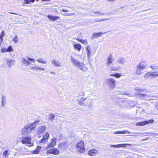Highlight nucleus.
Instances as JSON below:
<instances>
[{"mask_svg":"<svg viewBox=\"0 0 158 158\" xmlns=\"http://www.w3.org/2000/svg\"><path fill=\"white\" fill-rule=\"evenodd\" d=\"M45 130V126H42L39 127L38 129L37 134L38 135L42 134Z\"/></svg>","mask_w":158,"mask_h":158,"instance_id":"1a4fd4ad","label":"nucleus"},{"mask_svg":"<svg viewBox=\"0 0 158 158\" xmlns=\"http://www.w3.org/2000/svg\"><path fill=\"white\" fill-rule=\"evenodd\" d=\"M152 76L156 77H158V72L155 71L152 72Z\"/></svg>","mask_w":158,"mask_h":158,"instance_id":"473e14b6","label":"nucleus"},{"mask_svg":"<svg viewBox=\"0 0 158 158\" xmlns=\"http://www.w3.org/2000/svg\"><path fill=\"white\" fill-rule=\"evenodd\" d=\"M49 134L48 133H46L44 136L48 139V138L49 137Z\"/></svg>","mask_w":158,"mask_h":158,"instance_id":"a18cd8bd","label":"nucleus"},{"mask_svg":"<svg viewBox=\"0 0 158 158\" xmlns=\"http://www.w3.org/2000/svg\"><path fill=\"white\" fill-rule=\"evenodd\" d=\"M39 121H36L33 123L28 124L25 126L23 129L22 134L23 135H27L30 134L32 131H34L36 127V124Z\"/></svg>","mask_w":158,"mask_h":158,"instance_id":"f257e3e1","label":"nucleus"},{"mask_svg":"<svg viewBox=\"0 0 158 158\" xmlns=\"http://www.w3.org/2000/svg\"><path fill=\"white\" fill-rule=\"evenodd\" d=\"M30 69L36 72L37 71V69H39L43 71H44L45 70L44 68L39 67L38 66H35L34 67H31Z\"/></svg>","mask_w":158,"mask_h":158,"instance_id":"4468645a","label":"nucleus"},{"mask_svg":"<svg viewBox=\"0 0 158 158\" xmlns=\"http://www.w3.org/2000/svg\"><path fill=\"white\" fill-rule=\"evenodd\" d=\"M84 95H85V94H84V92H83L82 93V94H81V96H84Z\"/></svg>","mask_w":158,"mask_h":158,"instance_id":"5fc2aeb1","label":"nucleus"},{"mask_svg":"<svg viewBox=\"0 0 158 158\" xmlns=\"http://www.w3.org/2000/svg\"><path fill=\"white\" fill-rule=\"evenodd\" d=\"M27 59L28 60V62L29 63L28 65H30V64H31L32 62H33V63L35 62V60L33 58L29 57H28Z\"/></svg>","mask_w":158,"mask_h":158,"instance_id":"c85d7f7f","label":"nucleus"},{"mask_svg":"<svg viewBox=\"0 0 158 158\" xmlns=\"http://www.w3.org/2000/svg\"><path fill=\"white\" fill-rule=\"evenodd\" d=\"M61 11H62L64 12H68V10H65L64 9H61Z\"/></svg>","mask_w":158,"mask_h":158,"instance_id":"09e8293b","label":"nucleus"},{"mask_svg":"<svg viewBox=\"0 0 158 158\" xmlns=\"http://www.w3.org/2000/svg\"><path fill=\"white\" fill-rule=\"evenodd\" d=\"M47 18L49 19V21H55L58 19H60V18L59 16H53L50 15H48Z\"/></svg>","mask_w":158,"mask_h":158,"instance_id":"6e6552de","label":"nucleus"},{"mask_svg":"<svg viewBox=\"0 0 158 158\" xmlns=\"http://www.w3.org/2000/svg\"><path fill=\"white\" fill-rule=\"evenodd\" d=\"M136 126H138V123H136Z\"/></svg>","mask_w":158,"mask_h":158,"instance_id":"052dcab7","label":"nucleus"},{"mask_svg":"<svg viewBox=\"0 0 158 158\" xmlns=\"http://www.w3.org/2000/svg\"><path fill=\"white\" fill-rule=\"evenodd\" d=\"M40 136H39V138H40Z\"/></svg>","mask_w":158,"mask_h":158,"instance_id":"338daca9","label":"nucleus"},{"mask_svg":"<svg viewBox=\"0 0 158 158\" xmlns=\"http://www.w3.org/2000/svg\"><path fill=\"white\" fill-rule=\"evenodd\" d=\"M146 66L144 61H141L139 64V68L140 70L144 69L146 68Z\"/></svg>","mask_w":158,"mask_h":158,"instance_id":"dca6fc26","label":"nucleus"},{"mask_svg":"<svg viewBox=\"0 0 158 158\" xmlns=\"http://www.w3.org/2000/svg\"><path fill=\"white\" fill-rule=\"evenodd\" d=\"M78 102L79 105L81 106H83L84 105L83 102H82V101L81 100H78Z\"/></svg>","mask_w":158,"mask_h":158,"instance_id":"37998d69","label":"nucleus"},{"mask_svg":"<svg viewBox=\"0 0 158 158\" xmlns=\"http://www.w3.org/2000/svg\"><path fill=\"white\" fill-rule=\"evenodd\" d=\"M122 75L121 73H116L112 75H110V76H113L117 78L120 77Z\"/></svg>","mask_w":158,"mask_h":158,"instance_id":"c756f323","label":"nucleus"},{"mask_svg":"<svg viewBox=\"0 0 158 158\" xmlns=\"http://www.w3.org/2000/svg\"><path fill=\"white\" fill-rule=\"evenodd\" d=\"M108 1H113V0H107Z\"/></svg>","mask_w":158,"mask_h":158,"instance_id":"680f3d73","label":"nucleus"},{"mask_svg":"<svg viewBox=\"0 0 158 158\" xmlns=\"http://www.w3.org/2000/svg\"><path fill=\"white\" fill-rule=\"evenodd\" d=\"M129 93H127V92H125L124 93V94H125V95H129Z\"/></svg>","mask_w":158,"mask_h":158,"instance_id":"864d4df0","label":"nucleus"},{"mask_svg":"<svg viewBox=\"0 0 158 158\" xmlns=\"http://www.w3.org/2000/svg\"><path fill=\"white\" fill-rule=\"evenodd\" d=\"M3 39L2 38H0V44H1L2 43Z\"/></svg>","mask_w":158,"mask_h":158,"instance_id":"603ef678","label":"nucleus"},{"mask_svg":"<svg viewBox=\"0 0 158 158\" xmlns=\"http://www.w3.org/2000/svg\"><path fill=\"white\" fill-rule=\"evenodd\" d=\"M41 148L42 147L40 146H37L36 149L34 151L32 152V154H38L40 152V151L41 150Z\"/></svg>","mask_w":158,"mask_h":158,"instance_id":"a211bd4d","label":"nucleus"},{"mask_svg":"<svg viewBox=\"0 0 158 158\" xmlns=\"http://www.w3.org/2000/svg\"><path fill=\"white\" fill-rule=\"evenodd\" d=\"M69 144L66 142H64L59 145L58 148L59 150H65L68 148Z\"/></svg>","mask_w":158,"mask_h":158,"instance_id":"423d86ee","label":"nucleus"},{"mask_svg":"<svg viewBox=\"0 0 158 158\" xmlns=\"http://www.w3.org/2000/svg\"><path fill=\"white\" fill-rule=\"evenodd\" d=\"M156 109L158 110V102L155 105Z\"/></svg>","mask_w":158,"mask_h":158,"instance_id":"49530a36","label":"nucleus"},{"mask_svg":"<svg viewBox=\"0 0 158 158\" xmlns=\"http://www.w3.org/2000/svg\"><path fill=\"white\" fill-rule=\"evenodd\" d=\"M130 145L128 144H121L116 145H110V148H119L122 147H125L126 145Z\"/></svg>","mask_w":158,"mask_h":158,"instance_id":"9d476101","label":"nucleus"},{"mask_svg":"<svg viewBox=\"0 0 158 158\" xmlns=\"http://www.w3.org/2000/svg\"><path fill=\"white\" fill-rule=\"evenodd\" d=\"M86 99L87 98H81V100L82 101H85V100H86Z\"/></svg>","mask_w":158,"mask_h":158,"instance_id":"8fccbe9b","label":"nucleus"},{"mask_svg":"<svg viewBox=\"0 0 158 158\" xmlns=\"http://www.w3.org/2000/svg\"><path fill=\"white\" fill-rule=\"evenodd\" d=\"M14 60H12L10 59H8L7 60L6 63L9 67H10L14 64Z\"/></svg>","mask_w":158,"mask_h":158,"instance_id":"6ab92c4d","label":"nucleus"},{"mask_svg":"<svg viewBox=\"0 0 158 158\" xmlns=\"http://www.w3.org/2000/svg\"><path fill=\"white\" fill-rule=\"evenodd\" d=\"M77 40H79V41H80V40H79V38H78V39H77Z\"/></svg>","mask_w":158,"mask_h":158,"instance_id":"e2e57ef3","label":"nucleus"},{"mask_svg":"<svg viewBox=\"0 0 158 158\" xmlns=\"http://www.w3.org/2000/svg\"><path fill=\"white\" fill-rule=\"evenodd\" d=\"M156 135H157V136H158V134H156Z\"/></svg>","mask_w":158,"mask_h":158,"instance_id":"0e129e2a","label":"nucleus"},{"mask_svg":"<svg viewBox=\"0 0 158 158\" xmlns=\"http://www.w3.org/2000/svg\"><path fill=\"white\" fill-rule=\"evenodd\" d=\"M52 154L54 155H58L59 153V151L56 148H53L52 149Z\"/></svg>","mask_w":158,"mask_h":158,"instance_id":"a878e982","label":"nucleus"},{"mask_svg":"<svg viewBox=\"0 0 158 158\" xmlns=\"http://www.w3.org/2000/svg\"><path fill=\"white\" fill-rule=\"evenodd\" d=\"M36 60L40 63H41L43 64H45L47 63V61H43V59L41 58Z\"/></svg>","mask_w":158,"mask_h":158,"instance_id":"cd10ccee","label":"nucleus"},{"mask_svg":"<svg viewBox=\"0 0 158 158\" xmlns=\"http://www.w3.org/2000/svg\"><path fill=\"white\" fill-rule=\"evenodd\" d=\"M70 60L74 66L78 67L82 71L85 72L88 70L87 67L84 66L83 62H80L79 60L74 58L72 56H70Z\"/></svg>","mask_w":158,"mask_h":158,"instance_id":"f03ea898","label":"nucleus"},{"mask_svg":"<svg viewBox=\"0 0 158 158\" xmlns=\"http://www.w3.org/2000/svg\"><path fill=\"white\" fill-rule=\"evenodd\" d=\"M122 7H120L119 8L120 9H122Z\"/></svg>","mask_w":158,"mask_h":158,"instance_id":"69168bd1","label":"nucleus"},{"mask_svg":"<svg viewBox=\"0 0 158 158\" xmlns=\"http://www.w3.org/2000/svg\"><path fill=\"white\" fill-rule=\"evenodd\" d=\"M50 0H42V1H49Z\"/></svg>","mask_w":158,"mask_h":158,"instance_id":"13d9d810","label":"nucleus"},{"mask_svg":"<svg viewBox=\"0 0 158 158\" xmlns=\"http://www.w3.org/2000/svg\"><path fill=\"white\" fill-rule=\"evenodd\" d=\"M13 41L15 43H16L18 42V40L17 37V35H15V37H14L13 39Z\"/></svg>","mask_w":158,"mask_h":158,"instance_id":"c9c22d12","label":"nucleus"},{"mask_svg":"<svg viewBox=\"0 0 158 158\" xmlns=\"http://www.w3.org/2000/svg\"><path fill=\"white\" fill-rule=\"evenodd\" d=\"M56 138H54L53 139H52V141L51 143H49L48 146V148H50L52 147H54L56 144Z\"/></svg>","mask_w":158,"mask_h":158,"instance_id":"ddd939ff","label":"nucleus"},{"mask_svg":"<svg viewBox=\"0 0 158 158\" xmlns=\"http://www.w3.org/2000/svg\"><path fill=\"white\" fill-rule=\"evenodd\" d=\"M75 49L80 51L81 48V45L80 44H74L73 45Z\"/></svg>","mask_w":158,"mask_h":158,"instance_id":"5701e85b","label":"nucleus"},{"mask_svg":"<svg viewBox=\"0 0 158 158\" xmlns=\"http://www.w3.org/2000/svg\"><path fill=\"white\" fill-rule=\"evenodd\" d=\"M111 70H114V69H111Z\"/></svg>","mask_w":158,"mask_h":158,"instance_id":"774afa93","label":"nucleus"},{"mask_svg":"<svg viewBox=\"0 0 158 158\" xmlns=\"http://www.w3.org/2000/svg\"><path fill=\"white\" fill-rule=\"evenodd\" d=\"M147 95L146 94H142L141 93L139 94V95L140 96H144Z\"/></svg>","mask_w":158,"mask_h":158,"instance_id":"3c124183","label":"nucleus"},{"mask_svg":"<svg viewBox=\"0 0 158 158\" xmlns=\"http://www.w3.org/2000/svg\"><path fill=\"white\" fill-rule=\"evenodd\" d=\"M80 42L82 44H87V42L85 40H80Z\"/></svg>","mask_w":158,"mask_h":158,"instance_id":"79ce46f5","label":"nucleus"},{"mask_svg":"<svg viewBox=\"0 0 158 158\" xmlns=\"http://www.w3.org/2000/svg\"><path fill=\"white\" fill-rule=\"evenodd\" d=\"M6 102V96L3 95L2 96V100H1V102H2V106L4 107H5V104L4 103H5Z\"/></svg>","mask_w":158,"mask_h":158,"instance_id":"aec40b11","label":"nucleus"},{"mask_svg":"<svg viewBox=\"0 0 158 158\" xmlns=\"http://www.w3.org/2000/svg\"><path fill=\"white\" fill-rule=\"evenodd\" d=\"M117 62L119 64L123 65L126 62V60L123 57L121 56L118 58Z\"/></svg>","mask_w":158,"mask_h":158,"instance_id":"2eb2a0df","label":"nucleus"},{"mask_svg":"<svg viewBox=\"0 0 158 158\" xmlns=\"http://www.w3.org/2000/svg\"><path fill=\"white\" fill-rule=\"evenodd\" d=\"M52 149L48 150L47 151V153L48 154H52Z\"/></svg>","mask_w":158,"mask_h":158,"instance_id":"c03bdc74","label":"nucleus"},{"mask_svg":"<svg viewBox=\"0 0 158 158\" xmlns=\"http://www.w3.org/2000/svg\"><path fill=\"white\" fill-rule=\"evenodd\" d=\"M66 14H66L65 13V14H64L63 15L67 16V15H66Z\"/></svg>","mask_w":158,"mask_h":158,"instance_id":"bf43d9fd","label":"nucleus"},{"mask_svg":"<svg viewBox=\"0 0 158 158\" xmlns=\"http://www.w3.org/2000/svg\"><path fill=\"white\" fill-rule=\"evenodd\" d=\"M52 64L54 66H60V63L58 60H52Z\"/></svg>","mask_w":158,"mask_h":158,"instance_id":"f3484780","label":"nucleus"},{"mask_svg":"<svg viewBox=\"0 0 158 158\" xmlns=\"http://www.w3.org/2000/svg\"><path fill=\"white\" fill-rule=\"evenodd\" d=\"M55 118V115L53 114H50L48 116V120L51 121L52 122Z\"/></svg>","mask_w":158,"mask_h":158,"instance_id":"412c9836","label":"nucleus"},{"mask_svg":"<svg viewBox=\"0 0 158 158\" xmlns=\"http://www.w3.org/2000/svg\"><path fill=\"white\" fill-rule=\"evenodd\" d=\"M50 73H51V74H55V73L54 72H50Z\"/></svg>","mask_w":158,"mask_h":158,"instance_id":"6e6d98bb","label":"nucleus"},{"mask_svg":"<svg viewBox=\"0 0 158 158\" xmlns=\"http://www.w3.org/2000/svg\"><path fill=\"white\" fill-rule=\"evenodd\" d=\"M10 13V14H15V13H12V12H9Z\"/></svg>","mask_w":158,"mask_h":158,"instance_id":"4d7b16f0","label":"nucleus"},{"mask_svg":"<svg viewBox=\"0 0 158 158\" xmlns=\"http://www.w3.org/2000/svg\"><path fill=\"white\" fill-rule=\"evenodd\" d=\"M154 121L153 119H150L148 121H143L139 122V125L142 126L144 125H148L152 123Z\"/></svg>","mask_w":158,"mask_h":158,"instance_id":"0eeeda50","label":"nucleus"},{"mask_svg":"<svg viewBox=\"0 0 158 158\" xmlns=\"http://www.w3.org/2000/svg\"><path fill=\"white\" fill-rule=\"evenodd\" d=\"M113 60L112 57L111 56V55L108 57V58L106 60V65L107 67H108L112 63Z\"/></svg>","mask_w":158,"mask_h":158,"instance_id":"9b49d317","label":"nucleus"},{"mask_svg":"<svg viewBox=\"0 0 158 158\" xmlns=\"http://www.w3.org/2000/svg\"><path fill=\"white\" fill-rule=\"evenodd\" d=\"M22 143L23 144H27V145L29 147L33 145L34 143L31 142V139L29 136H26L24 137L21 140Z\"/></svg>","mask_w":158,"mask_h":158,"instance_id":"7ed1b4c3","label":"nucleus"},{"mask_svg":"<svg viewBox=\"0 0 158 158\" xmlns=\"http://www.w3.org/2000/svg\"><path fill=\"white\" fill-rule=\"evenodd\" d=\"M1 51L3 53L7 52V48H2L1 49Z\"/></svg>","mask_w":158,"mask_h":158,"instance_id":"58836bf2","label":"nucleus"},{"mask_svg":"<svg viewBox=\"0 0 158 158\" xmlns=\"http://www.w3.org/2000/svg\"><path fill=\"white\" fill-rule=\"evenodd\" d=\"M77 148L78 152L81 153H83L85 150L83 141H81L79 142L77 145Z\"/></svg>","mask_w":158,"mask_h":158,"instance_id":"20e7f679","label":"nucleus"},{"mask_svg":"<svg viewBox=\"0 0 158 158\" xmlns=\"http://www.w3.org/2000/svg\"><path fill=\"white\" fill-rule=\"evenodd\" d=\"M8 151L7 150H6L3 153L2 155L4 156L8 157Z\"/></svg>","mask_w":158,"mask_h":158,"instance_id":"f704fd0d","label":"nucleus"},{"mask_svg":"<svg viewBox=\"0 0 158 158\" xmlns=\"http://www.w3.org/2000/svg\"><path fill=\"white\" fill-rule=\"evenodd\" d=\"M89 47H87L86 48L87 51V55L88 59L90 58V54L91 53L90 50L89 48Z\"/></svg>","mask_w":158,"mask_h":158,"instance_id":"4be33fe9","label":"nucleus"},{"mask_svg":"<svg viewBox=\"0 0 158 158\" xmlns=\"http://www.w3.org/2000/svg\"><path fill=\"white\" fill-rule=\"evenodd\" d=\"M108 19H101L100 20H98V19H97L96 20L95 22H99L101 21H103L107 20H108Z\"/></svg>","mask_w":158,"mask_h":158,"instance_id":"a19ab883","label":"nucleus"},{"mask_svg":"<svg viewBox=\"0 0 158 158\" xmlns=\"http://www.w3.org/2000/svg\"><path fill=\"white\" fill-rule=\"evenodd\" d=\"M151 76H152V73L150 72H148L145 75L144 77L145 78H147Z\"/></svg>","mask_w":158,"mask_h":158,"instance_id":"72a5a7b5","label":"nucleus"},{"mask_svg":"<svg viewBox=\"0 0 158 158\" xmlns=\"http://www.w3.org/2000/svg\"><path fill=\"white\" fill-rule=\"evenodd\" d=\"M48 139L44 136L43 139L40 141V143H44L47 141Z\"/></svg>","mask_w":158,"mask_h":158,"instance_id":"2f4dec72","label":"nucleus"},{"mask_svg":"<svg viewBox=\"0 0 158 158\" xmlns=\"http://www.w3.org/2000/svg\"><path fill=\"white\" fill-rule=\"evenodd\" d=\"M103 33L102 32H99L98 33H94L93 34V36L92 38H94L95 37H98L100 36H101Z\"/></svg>","mask_w":158,"mask_h":158,"instance_id":"393cba45","label":"nucleus"},{"mask_svg":"<svg viewBox=\"0 0 158 158\" xmlns=\"http://www.w3.org/2000/svg\"><path fill=\"white\" fill-rule=\"evenodd\" d=\"M97 152V150L94 149H93L89 150L88 152V154L90 156H94L96 155Z\"/></svg>","mask_w":158,"mask_h":158,"instance_id":"f8f14e48","label":"nucleus"},{"mask_svg":"<svg viewBox=\"0 0 158 158\" xmlns=\"http://www.w3.org/2000/svg\"><path fill=\"white\" fill-rule=\"evenodd\" d=\"M107 85L111 89H113L115 87V81L112 78L108 79L106 80Z\"/></svg>","mask_w":158,"mask_h":158,"instance_id":"39448f33","label":"nucleus"},{"mask_svg":"<svg viewBox=\"0 0 158 158\" xmlns=\"http://www.w3.org/2000/svg\"><path fill=\"white\" fill-rule=\"evenodd\" d=\"M25 2V3L26 4H29L30 3L29 1H28V0H24Z\"/></svg>","mask_w":158,"mask_h":158,"instance_id":"de8ad7c7","label":"nucleus"},{"mask_svg":"<svg viewBox=\"0 0 158 158\" xmlns=\"http://www.w3.org/2000/svg\"><path fill=\"white\" fill-rule=\"evenodd\" d=\"M7 52H10L11 51L13 50V48H12V47L11 46H10L8 47L7 49Z\"/></svg>","mask_w":158,"mask_h":158,"instance_id":"e433bc0d","label":"nucleus"},{"mask_svg":"<svg viewBox=\"0 0 158 158\" xmlns=\"http://www.w3.org/2000/svg\"><path fill=\"white\" fill-rule=\"evenodd\" d=\"M22 62L23 63L25 64V66H28L29 63L28 62V60L25 59L24 57L22 58Z\"/></svg>","mask_w":158,"mask_h":158,"instance_id":"b1692460","label":"nucleus"},{"mask_svg":"<svg viewBox=\"0 0 158 158\" xmlns=\"http://www.w3.org/2000/svg\"><path fill=\"white\" fill-rule=\"evenodd\" d=\"M127 133H130L128 131H117L114 132V134H125Z\"/></svg>","mask_w":158,"mask_h":158,"instance_id":"bb28decb","label":"nucleus"},{"mask_svg":"<svg viewBox=\"0 0 158 158\" xmlns=\"http://www.w3.org/2000/svg\"><path fill=\"white\" fill-rule=\"evenodd\" d=\"M5 36V32L4 31L2 30L1 32V34L0 35V38H2Z\"/></svg>","mask_w":158,"mask_h":158,"instance_id":"4c0bfd02","label":"nucleus"},{"mask_svg":"<svg viewBox=\"0 0 158 158\" xmlns=\"http://www.w3.org/2000/svg\"><path fill=\"white\" fill-rule=\"evenodd\" d=\"M93 12L95 14H99V15H106V14H105L103 13L102 12L99 13V12H94V11H93Z\"/></svg>","mask_w":158,"mask_h":158,"instance_id":"ea45409f","label":"nucleus"},{"mask_svg":"<svg viewBox=\"0 0 158 158\" xmlns=\"http://www.w3.org/2000/svg\"><path fill=\"white\" fill-rule=\"evenodd\" d=\"M150 67L152 69H156L158 68V66L157 65V64H151Z\"/></svg>","mask_w":158,"mask_h":158,"instance_id":"7c9ffc66","label":"nucleus"}]
</instances>
